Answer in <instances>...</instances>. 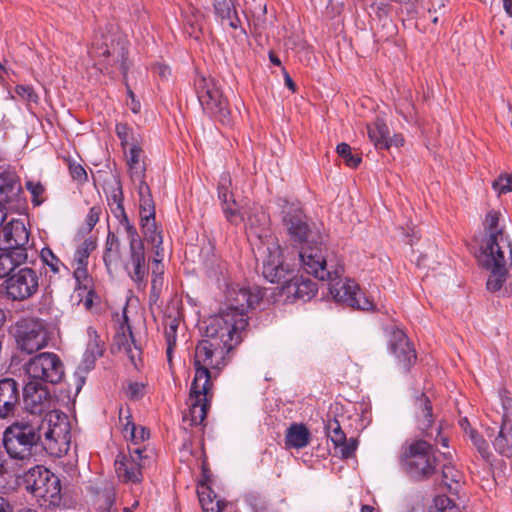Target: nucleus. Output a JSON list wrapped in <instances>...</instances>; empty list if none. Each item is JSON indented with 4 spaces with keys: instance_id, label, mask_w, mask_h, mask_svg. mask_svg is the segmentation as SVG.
I'll list each match as a JSON object with an SVG mask.
<instances>
[{
    "instance_id": "obj_36",
    "label": "nucleus",
    "mask_w": 512,
    "mask_h": 512,
    "mask_svg": "<svg viewBox=\"0 0 512 512\" xmlns=\"http://www.w3.org/2000/svg\"><path fill=\"white\" fill-rule=\"evenodd\" d=\"M184 17L187 33L191 37L198 39L202 33L203 14L197 8L190 6L187 11H185Z\"/></svg>"
},
{
    "instance_id": "obj_44",
    "label": "nucleus",
    "mask_w": 512,
    "mask_h": 512,
    "mask_svg": "<svg viewBox=\"0 0 512 512\" xmlns=\"http://www.w3.org/2000/svg\"><path fill=\"white\" fill-rule=\"evenodd\" d=\"M336 152L350 168H357L362 161L361 156L352 153V149L347 143L338 144Z\"/></svg>"
},
{
    "instance_id": "obj_60",
    "label": "nucleus",
    "mask_w": 512,
    "mask_h": 512,
    "mask_svg": "<svg viewBox=\"0 0 512 512\" xmlns=\"http://www.w3.org/2000/svg\"><path fill=\"white\" fill-rule=\"evenodd\" d=\"M163 325L165 338L177 337L178 319L169 316L164 320Z\"/></svg>"
},
{
    "instance_id": "obj_33",
    "label": "nucleus",
    "mask_w": 512,
    "mask_h": 512,
    "mask_svg": "<svg viewBox=\"0 0 512 512\" xmlns=\"http://www.w3.org/2000/svg\"><path fill=\"white\" fill-rule=\"evenodd\" d=\"M87 332L91 340L88 343L87 350L85 352V366L82 367L80 365L76 371V375L88 372L93 367L95 360L98 357L102 356L103 353V350L99 344L98 335L96 331L92 328H88Z\"/></svg>"
},
{
    "instance_id": "obj_5",
    "label": "nucleus",
    "mask_w": 512,
    "mask_h": 512,
    "mask_svg": "<svg viewBox=\"0 0 512 512\" xmlns=\"http://www.w3.org/2000/svg\"><path fill=\"white\" fill-rule=\"evenodd\" d=\"M264 294V290L258 286L232 287L227 291L226 307L210 320H224L225 323H219L220 326L243 338L248 326V311L259 305Z\"/></svg>"
},
{
    "instance_id": "obj_40",
    "label": "nucleus",
    "mask_w": 512,
    "mask_h": 512,
    "mask_svg": "<svg viewBox=\"0 0 512 512\" xmlns=\"http://www.w3.org/2000/svg\"><path fill=\"white\" fill-rule=\"evenodd\" d=\"M232 179L228 173H223L218 184V198L222 205L232 203L236 206V200L231 191Z\"/></svg>"
},
{
    "instance_id": "obj_56",
    "label": "nucleus",
    "mask_w": 512,
    "mask_h": 512,
    "mask_svg": "<svg viewBox=\"0 0 512 512\" xmlns=\"http://www.w3.org/2000/svg\"><path fill=\"white\" fill-rule=\"evenodd\" d=\"M245 501L255 512H265L267 510V501L257 493H249L245 496Z\"/></svg>"
},
{
    "instance_id": "obj_20",
    "label": "nucleus",
    "mask_w": 512,
    "mask_h": 512,
    "mask_svg": "<svg viewBox=\"0 0 512 512\" xmlns=\"http://www.w3.org/2000/svg\"><path fill=\"white\" fill-rule=\"evenodd\" d=\"M125 270L138 289L146 287L149 269L146 264L144 247L129 249V258L125 263Z\"/></svg>"
},
{
    "instance_id": "obj_62",
    "label": "nucleus",
    "mask_w": 512,
    "mask_h": 512,
    "mask_svg": "<svg viewBox=\"0 0 512 512\" xmlns=\"http://www.w3.org/2000/svg\"><path fill=\"white\" fill-rule=\"evenodd\" d=\"M101 214L100 206H93L90 208L89 213L86 217V226L88 231H91L98 223Z\"/></svg>"
},
{
    "instance_id": "obj_58",
    "label": "nucleus",
    "mask_w": 512,
    "mask_h": 512,
    "mask_svg": "<svg viewBox=\"0 0 512 512\" xmlns=\"http://www.w3.org/2000/svg\"><path fill=\"white\" fill-rule=\"evenodd\" d=\"M69 172L71 177L79 183H84L87 181L88 176L82 165L75 162H69Z\"/></svg>"
},
{
    "instance_id": "obj_42",
    "label": "nucleus",
    "mask_w": 512,
    "mask_h": 512,
    "mask_svg": "<svg viewBox=\"0 0 512 512\" xmlns=\"http://www.w3.org/2000/svg\"><path fill=\"white\" fill-rule=\"evenodd\" d=\"M461 473L452 465L442 467V483L449 491H456L461 480Z\"/></svg>"
},
{
    "instance_id": "obj_46",
    "label": "nucleus",
    "mask_w": 512,
    "mask_h": 512,
    "mask_svg": "<svg viewBox=\"0 0 512 512\" xmlns=\"http://www.w3.org/2000/svg\"><path fill=\"white\" fill-rule=\"evenodd\" d=\"M327 436L331 439L335 446L345 441V433L342 431L340 423L337 419H329L325 425Z\"/></svg>"
},
{
    "instance_id": "obj_6",
    "label": "nucleus",
    "mask_w": 512,
    "mask_h": 512,
    "mask_svg": "<svg viewBox=\"0 0 512 512\" xmlns=\"http://www.w3.org/2000/svg\"><path fill=\"white\" fill-rule=\"evenodd\" d=\"M399 463L410 478L418 481L429 479L436 472L435 449L424 439H413L402 445Z\"/></svg>"
},
{
    "instance_id": "obj_23",
    "label": "nucleus",
    "mask_w": 512,
    "mask_h": 512,
    "mask_svg": "<svg viewBox=\"0 0 512 512\" xmlns=\"http://www.w3.org/2000/svg\"><path fill=\"white\" fill-rule=\"evenodd\" d=\"M390 348L398 359L399 365L408 371L416 361V352L409 342L407 336L401 330H396L392 334Z\"/></svg>"
},
{
    "instance_id": "obj_55",
    "label": "nucleus",
    "mask_w": 512,
    "mask_h": 512,
    "mask_svg": "<svg viewBox=\"0 0 512 512\" xmlns=\"http://www.w3.org/2000/svg\"><path fill=\"white\" fill-rule=\"evenodd\" d=\"M492 187L499 194H506L512 191V175L502 174L493 181Z\"/></svg>"
},
{
    "instance_id": "obj_52",
    "label": "nucleus",
    "mask_w": 512,
    "mask_h": 512,
    "mask_svg": "<svg viewBox=\"0 0 512 512\" xmlns=\"http://www.w3.org/2000/svg\"><path fill=\"white\" fill-rule=\"evenodd\" d=\"M141 220L155 219V205L152 195H146L145 198L139 199Z\"/></svg>"
},
{
    "instance_id": "obj_9",
    "label": "nucleus",
    "mask_w": 512,
    "mask_h": 512,
    "mask_svg": "<svg viewBox=\"0 0 512 512\" xmlns=\"http://www.w3.org/2000/svg\"><path fill=\"white\" fill-rule=\"evenodd\" d=\"M15 340L21 352L33 354L48 346L51 333L46 323L35 317L18 320L15 324Z\"/></svg>"
},
{
    "instance_id": "obj_49",
    "label": "nucleus",
    "mask_w": 512,
    "mask_h": 512,
    "mask_svg": "<svg viewBox=\"0 0 512 512\" xmlns=\"http://www.w3.org/2000/svg\"><path fill=\"white\" fill-rule=\"evenodd\" d=\"M469 435L470 439L472 440L474 446L476 447L477 451L480 453L482 458L485 459L486 461H489L492 454L489 450V445L487 444L486 440L473 429H470Z\"/></svg>"
},
{
    "instance_id": "obj_35",
    "label": "nucleus",
    "mask_w": 512,
    "mask_h": 512,
    "mask_svg": "<svg viewBox=\"0 0 512 512\" xmlns=\"http://www.w3.org/2000/svg\"><path fill=\"white\" fill-rule=\"evenodd\" d=\"M120 260V241L114 232L109 231L105 243L103 261L109 272Z\"/></svg>"
},
{
    "instance_id": "obj_13",
    "label": "nucleus",
    "mask_w": 512,
    "mask_h": 512,
    "mask_svg": "<svg viewBox=\"0 0 512 512\" xmlns=\"http://www.w3.org/2000/svg\"><path fill=\"white\" fill-rule=\"evenodd\" d=\"M267 256L263 261L262 274L271 283L285 285L294 273V267L286 263L278 243L267 246Z\"/></svg>"
},
{
    "instance_id": "obj_31",
    "label": "nucleus",
    "mask_w": 512,
    "mask_h": 512,
    "mask_svg": "<svg viewBox=\"0 0 512 512\" xmlns=\"http://www.w3.org/2000/svg\"><path fill=\"white\" fill-rule=\"evenodd\" d=\"M215 15L220 18L222 25H227L232 29L238 28L240 19L231 0H214Z\"/></svg>"
},
{
    "instance_id": "obj_51",
    "label": "nucleus",
    "mask_w": 512,
    "mask_h": 512,
    "mask_svg": "<svg viewBox=\"0 0 512 512\" xmlns=\"http://www.w3.org/2000/svg\"><path fill=\"white\" fill-rule=\"evenodd\" d=\"M223 212L227 221L233 225H238L244 221L243 213L240 211L238 204L234 206L232 203L222 205Z\"/></svg>"
},
{
    "instance_id": "obj_43",
    "label": "nucleus",
    "mask_w": 512,
    "mask_h": 512,
    "mask_svg": "<svg viewBox=\"0 0 512 512\" xmlns=\"http://www.w3.org/2000/svg\"><path fill=\"white\" fill-rule=\"evenodd\" d=\"M125 437L129 434L132 446L137 447L141 441H144L149 438V431L144 428H138L133 422L127 421L124 430Z\"/></svg>"
},
{
    "instance_id": "obj_39",
    "label": "nucleus",
    "mask_w": 512,
    "mask_h": 512,
    "mask_svg": "<svg viewBox=\"0 0 512 512\" xmlns=\"http://www.w3.org/2000/svg\"><path fill=\"white\" fill-rule=\"evenodd\" d=\"M96 248V242L92 239H85L84 242L76 249L73 259L72 267H83L88 265V259L93 250Z\"/></svg>"
},
{
    "instance_id": "obj_11",
    "label": "nucleus",
    "mask_w": 512,
    "mask_h": 512,
    "mask_svg": "<svg viewBox=\"0 0 512 512\" xmlns=\"http://www.w3.org/2000/svg\"><path fill=\"white\" fill-rule=\"evenodd\" d=\"M40 273L34 268L23 266L4 282L6 297L22 302L31 299L39 290Z\"/></svg>"
},
{
    "instance_id": "obj_30",
    "label": "nucleus",
    "mask_w": 512,
    "mask_h": 512,
    "mask_svg": "<svg viewBox=\"0 0 512 512\" xmlns=\"http://www.w3.org/2000/svg\"><path fill=\"white\" fill-rule=\"evenodd\" d=\"M368 137L377 149L390 148V131L386 123L377 118L373 123L367 125Z\"/></svg>"
},
{
    "instance_id": "obj_12",
    "label": "nucleus",
    "mask_w": 512,
    "mask_h": 512,
    "mask_svg": "<svg viewBox=\"0 0 512 512\" xmlns=\"http://www.w3.org/2000/svg\"><path fill=\"white\" fill-rule=\"evenodd\" d=\"M212 386L192 382L189 394V409L183 414V422L190 426L201 425L207 416L213 397Z\"/></svg>"
},
{
    "instance_id": "obj_15",
    "label": "nucleus",
    "mask_w": 512,
    "mask_h": 512,
    "mask_svg": "<svg viewBox=\"0 0 512 512\" xmlns=\"http://www.w3.org/2000/svg\"><path fill=\"white\" fill-rule=\"evenodd\" d=\"M23 401L25 408L33 416H39L45 413L57 411L50 409L51 395L47 386L39 381L29 380L23 388Z\"/></svg>"
},
{
    "instance_id": "obj_21",
    "label": "nucleus",
    "mask_w": 512,
    "mask_h": 512,
    "mask_svg": "<svg viewBox=\"0 0 512 512\" xmlns=\"http://www.w3.org/2000/svg\"><path fill=\"white\" fill-rule=\"evenodd\" d=\"M283 223L295 241L302 243L308 240L310 228L301 209L290 207L284 211Z\"/></svg>"
},
{
    "instance_id": "obj_10",
    "label": "nucleus",
    "mask_w": 512,
    "mask_h": 512,
    "mask_svg": "<svg viewBox=\"0 0 512 512\" xmlns=\"http://www.w3.org/2000/svg\"><path fill=\"white\" fill-rule=\"evenodd\" d=\"M24 370L29 379L42 383L58 384L64 377V364L53 352H41L31 357Z\"/></svg>"
},
{
    "instance_id": "obj_3",
    "label": "nucleus",
    "mask_w": 512,
    "mask_h": 512,
    "mask_svg": "<svg viewBox=\"0 0 512 512\" xmlns=\"http://www.w3.org/2000/svg\"><path fill=\"white\" fill-rule=\"evenodd\" d=\"M219 323H225L224 320L209 324L205 330V339L201 340L196 348L194 355L195 376L193 383L212 386V371L218 374L228 363L229 353L239 345L243 338L239 335L220 326Z\"/></svg>"
},
{
    "instance_id": "obj_4",
    "label": "nucleus",
    "mask_w": 512,
    "mask_h": 512,
    "mask_svg": "<svg viewBox=\"0 0 512 512\" xmlns=\"http://www.w3.org/2000/svg\"><path fill=\"white\" fill-rule=\"evenodd\" d=\"M500 212L489 211L484 220L485 241L482 247V264L489 270L487 289L491 292L499 291L506 282L508 269L512 263L511 241L500 225Z\"/></svg>"
},
{
    "instance_id": "obj_14",
    "label": "nucleus",
    "mask_w": 512,
    "mask_h": 512,
    "mask_svg": "<svg viewBox=\"0 0 512 512\" xmlns=\"http://www.w3.org/2000/svg\"><path fill=\"white\" fill-rule=\"evenodd\" d=\"M90 53L93 57L102 58L104 63L106 62L111 66H118L120 71L126 74L128 70V48L125 38L117 36L111 38L110 43H108L107 38L101 44L94 43Z\"/></svg>"
},
{
    "instance_id": "obj_8",
    "label": "nucleus",
    "mask_w": 512,
    "mask_h": 512,
    "mask_svg": "<svg viewBox=\"0 0 512 512\" xmlns=\"http://www.w3.org/2000/svg\"><path fill=\"white\" fill-rule=\"evenodd\" d=\"M27 491L43 500L49 507H56L61 502V483L58 476L44 466L36 465L23 475Z\"/></svg>"
},
{
    "instance_id": "obj_25",
    "label": "nucleus",
    "mask_w": 512,
    "mask_h": 512,
    "mask_svg": "<svg viewBox=\"0 0 512 512\" xmlns=\"http://www.w3.org/2000/svg\"><path fill=\"white\" fill-rule=\"evenodd\" d=\"M133 459L125 454H118L115 459V471L118 478L124 483L139 484L143 480L142 468Z\"/></svg>"
},
{
    "instance_id": "obj_57",
    "label": "nucleus",
    "mask_w": 512,
    "mask_h": 512,
    "mask_svg": "<svg viewBox=\"0 0 512 512\" xmlns=\"http://www.w3.org/2000/svg\"><path fill=\"white\" fill-rule=\"evenodd\" d=\"M15 93L25 101L34 103L38 101V95L30 85H17L15 87Z\"/></svg>"
},
{
    "instance_id": "obj_7",
    "label": "nucleus",
    "mask_w": 512,
    "mask_h": 512,
    "mask_svg": "<svg viewBox=\"0 0 512 512\" xmlns=\"http://www.w3.org/2000/svg\"><path fill=\"white\" fill-rule=\"evenodd\" d=\"M194 86L203 111L222 124L230 125L229 102L218 82L212 77L199 75L195 78Z\"/></svg>"
},
{
    "instance_id": "obj_63",
    "label": "nucleus",
    "mask_w": 512,
    "mask_h": 512,
    "mask_svg": "<svg viewBox=\"0 0 512 512\" xmlns=\"http://www.w3.org/2000/svg\"><path fill=\"white\" fill-rule=\"evenodd\" d=\"M111 199L116 204V208L113 210V212L117 216L123 215L125 213L124 206H123V196H122V188L120 186L117 187L113 191V194L111 195Z\"/></svg>"
},
{
    "instance_id": "obj_45",
    "label": "nucleus",
    "mask_w": 512,
    "mask_h": 512,
    "mask_svg": "<svg viewBox=\"0 0 512 512\" xmlns=\"http://www.w3.org/2000/svg\"><path fill=\"white\" fill-rule=\"evenodd\" d=\"M120 223L124 225L127 237L129 239V249L143 248L144 243L139 237L136 228L129 222L126 213L121 215Z\"/></svg>"
},
{
    "instance_id": "obj_1",
    "label": "nucleus",
    "mask_w": 512,
    "mask_h": 512,
    "mask_svg": "<svg viewBox=\"0 0 512 512\" xmlns=\"http://www.w3.org/2000/svg\"><path fill=\"white\" fill-rule=\"evenodd\" d=\"M69 443V423L66 417L54 412L14 421L2 435V445L9 458L23 464L29 463L40 450L60 457L69 449Z\"/></svg>"
},
{
    "instance_id": "obj_59",
    "label": "nucleus",
    "mask_w": 512,
    "mask_h": 512,
    "mask_svg": "<svg viewBox=\"0 0 512 512\" xmlns=\"http://www.w3.org/2000/svg\"><path fill=\"white\" fill-rule=\"evenodd\" d=\"M336 447L340 449V453L343 458H350L353 456L357 448V441L353 438H350L349 440L345 438V441L343 443H339Z\"/></svg>"
},
{
    "instance_id": "obj_32",
    "label": "nucleus",
    "mask_w": 512,
    "mask_h": 512,
    "mask_svg": "<svg viewBox=\"0 0 512 512\" xmlns=\"http://www.w3.org/2000/svg\"><path fill=\"white\" fill-rule=\"evenodd\" d=\"M246 227L251 235L259 239L267 237L268 218L260 208H253L247 215Z\"/></svg>"
},
{
    "instance_id": "obj_22",
    "label": "nucleus",
    "mask_w": 512,
    "mask_h": 512,
    "mask_svg": "<svg viewBox=\"0 0 512 512\" xmlns=\"http://www.w3.org/2000/svg\"><path fill=\"white\" fill-rule=\"evenodd\" d=\"M283 223L295 241L302 243L308 240L310 228L301 209L290 207L284 211Z\"/></svg>"
},
{
    "instance_id": "obj_18",
    "label": "nucleus",
    "mask_w": 512,
    "mask_h": 512,
    "mask_svg": "<svg viewBox=\"0 0 512 512\" xmlns=\"http://www.w3.org/2000/svg\"><path fill=\"white\" fill-rule=\"evenodd\" d=\"M123 320L120 323L117 332L114 336V344L118 347V350H123L130 359L131 363L136 367V361L140 359L141 348L137 345L132 327L129 323L127 316V308L123 309Z\"/></svg>"
},
{
    "instance_id": "obj_38",
    "label": "nucleus",
    "mask_w": 512,
    "mask_h": 512,
    "mask_svg": "<svg viewBox=\"0 0 512 512\" xmlns=\"http://www.w3.org/2000/svg\"><path fill=\"white\" fill-rule=\"evenodd\" d=\"M141 155V147L132 145L127 154V165L129 166V171L132 178L144 177L145 167L140 163Z\"/></svg>"
},
{
    "instance_id": "obj_16",
    "label": "nucleus",
    "mask_w": 512,
    "mask_h": 512,
    "mask_svg": "<svg viewBox=\"0 0 512 512\" xmlns=\"http://www.w3.org/2000/svg\"><path fill=\"white\" fill-rule=\"evenodd\" d=\"M29 245V232L20 220H13L6 224L0 232V250H13L14 252H27Z\"/></svg>"
},
{
    "instance_id": "obj_28",
    "label": "nucleus",
    "mask_w": 512,
    "mask_h": 512,
    "mask_svg": "<svg viewBox=\"0 0 512 512\" xmlns=\"http://www.w3.org/2000/svg\"><path fill=\"white\" fill-rule=\"evenodd\" d=\"M20 192L21 184L15 175L0 174V207L6 208V204L15 202Z\"/></svg>"
},
{
    "instance_id": "obj_29",
    "label": "nucleus",
    "mask_w": 512,
    "mask_h": 512,
    "mask_svg": "<svg viewBox=\"0 0 512 512\" xmlns=\"http://www.w3.org/2000/svg\"><path fill=\"white\" fill-rule=\"evenodd\" d=\"M310 440L311 433L302 423H293L286 430V448L302 449L309 445Z\"/></svg>"
},
{
    "instance_id": "obj_50",
    "label": "nucleus",
    "mask_w": 512,
    "mask_h": 512,
    "mask_svg": "<svg viewBox=\"0 0 512 512\" xmlns=\"http://www.w3.org/2000/svg\"><path fill=\"white\" fill-rule=\"evenodd\" d=\"M73 268H74L73 276L77 282L78 287L83 288L85 290H89L88 294L91 295L92 294V290H91L92 279L89 276L87 266L73 267Z\"/></svg>"
},
{
    "instance_id": "obj_54",
    "label": "nucleus",
    "mask_w": 512,
    "mask_h": 512,
    "mask_svg": "<svg viewBox=\"0 0 512 512\" xmlns=\"http://www.w3.org/2000/svg\"><path fill=\"white\" fill-rule=\"evenodd\" d=\"M129 455L127 456L128 459H133L136 464H140L139 467L142 469L146 467V465L149 463V457L146 454V449L144 447H134L129 446Z\"/></svg>"
},
{
    "instance_id": "obj_19",
    "label": "nucleus",
    "mask_w": 512,
    "mask_h": 512,
    "mask_svg": "<svg viewBox=\"0 0 512 512\" xmlns=\"http://www.w3.org/2000/svg\"><path fill=\"white\" fill-rule=\"evenodd\" d=\"M20 404L18 383L12 378L0 380V419L15 416Z\"/></svg>"
},
{
    "instance_id": "obj_26",
    "label": "nucleus",
    "mask_w": 512,
    "mask_h": 512,
    "mask_svg": "<svg viewBox=\"0 0 512 512\" xmlns=\"http://www.w3.org/2000/svg\"><path fill=\"white\" fill-rule=\"evenodd\" d=\"M495 450L506 457L512 456V411H506L498 435L493 440Z\"/></svg>"
},
{
    "instance_id": "obj_48",
    "label": "nucleus",
    "mask_w": 512,
    "mask_h": 512,
    "mask_svg": "<svg viewBox=\"0 0 512 512\" xmlns=\"http://www.w3.org/2000/svg\"><path fill=\"white\" fill-rule=\"evenodd\" d=\"M41 260L47 265L53 273H59L60 268L64 266L61 260L52 252L50 248H43L41 250Z\"/></svg>"
},
{
    "instance_id": "obj_17",
    "label": "nucleus",
    "mask_w": 512,
    "mask_h": 512,
    "mask_svg": "<svg viewBox=\"0 0 512 512\" xmlns=\"http://www.w3.org/2000/svg\"><path fill=\"white\" fill-rule=\"evenodd\" d=\"M413 417L416 429L423 437H432L436 417L430 399L420 393L413 401Z\"/></svg>"
},
{
    "instance_id": "obj_61",
    "label": "nucleus",
    "mask_w": 512,
    "mask_h": 512,
    "mask_svg": "<svg viewBox=\"0 0 512 512\" xmlns=\"http://www.w3.org/2000/svg\"><path fill=\"white\" fill-rule=\"evenodd\" d=\"M116 134L121 140L122 146L129 144L131 128L126 123H118L116 125Z\"/></svg>"
},
{
    "instance_id": "obj_64",
    "label": "nucleus",
    "mask_w": 512,
    "mask_h": 512,
    "mask_svg": "<svg viewBox=\"0 0 512 512\" xmlns=\"http://www.w3.org/2000/svg\"><path fill=\"white\" fill-rule=\"evenodd\" d=\"M144 385L138 382H133L128 385L127 395L129 398L136 400L143 396Z\"/></svg>"
},
{
    "instance_id": "obj_34",
    "label": "nucleus",
    "mask_w": 512,
    "mask_h": 512,
    "mask_svg": "<svg viewBox=\"0 0 512 512\" xmlns=\"http://www.w3.org/2000/svg\"><path fill=\"white\" fill-rule=\"evenodd\" d=\"M197 493L204 512H222L225 509L226 502L222 499L215 500L216 494L210 487L201 485Z\"/></svg>"
},
{
    "instance_id": "obj_2",
    "label": "nucleus",
    "mask_w": 512,
    "mask_h": 512,
    "mask_svg": "<svg viewBox=\"0 0 512 512\" xmlns=\"http://www.w3.org/2000/svg\"><path fill=\"white\" fill-rule=\"evenodd\" d=\"M298 256L307 274L329 282V292L336 302L363 311L374 309V303L360 291L355 282L341 279L344 267L338 263L328 262L320 246H304Z\"/></svg>"
},
{
    "instance_id": "obj_24",
    "label": "nucleus",
    "mask_w": 512,
    "mask_h": 512,
    "mask_svg": "<svg viewBox=\"0 0 512 512\" xmlns=\"http://www.w3.org/2000/svg\"><path fill=\"white\" fill-rule=\"evenodd\" d=\"M282 292L287 297L293 296L294 299L308 301L317 293V285L308 278L292 276L285 285L282 286Z\"/></svg>"
},
{
    "instance_id": "obj_53",
    "label": "nucleus",
    "mask_w": 512,
    "mask_h": 512,
    "mask_svg": "<svg viewBox=\"0 0 512 512\" xmlns=\"http://www.w3.org/2000/svg\"><path fill=\"white\" fill-rule=\"evenodd\" d=\"M26 189L31 193L32 195V203L35 206H39L43 203V194L45 192V187L40 182H34V181H27Z\"/></svg>"
},
{
    "instance_id": "obj_47",
    "label": "nucleus",
    "mask_w": 512,
    "mask_h": 512,
    "mask_svg": "<svg viewBox=\"0 0 512 512\" xmlns=\"http://www.w3.org/2000/svg\"><path fill=\"white\" fill-rule=\"evenodd\" d=\"M428 512H460V508L449 497L440 495L435 498L434 506Z\"/></svg>"
},
{
    "instance_id": "obj_37",
    "label": "nucleus",
    "mask_w": 512,
    "mask_h": 512,
    "mask_svg": "<svg viewBox=\"0 0 512 512\" xmlns=\"http://www.w3.org/2000/svg\"><path fill=\"white\" fill-rule=\"evenodd\" d=\"M142 232L148 243H150L155 249L156 256L160 255V246L162 245L163 238L161 232L155 224V219L141 220Z\"/></svg>"
},
{
    "instance_id": "obj_41",
    "label": "nucleus",
    "mask_w": 512,
    "mask_h": 512,
    "mask_svg": "<svg viewBox=\"0 0 512 512\" xmlns=\"http://www.w3.org/2000/svg\"><path fill=\"white\" fill-rule=\"evenodd\" d=\"M155 262V269L152 272V279H151V291L149 295V302L150 304H156L160 298L162 286H163V271L161 270L158 272L161 260H158L157 258L154 259Z\"/></svg>"
},
{
    "instance_id": "obj_27",
    "label": "nucleus",
    "mask_w": 512,
    "mask_h": 512,
    "mask_svg": "<svg viewBox=\"0 0 512 512\" xmlns=\"http://www.w3.org/2000/svg\"><path fill=\"white\" fill-rule=\"evenodd\" d=\"M0 278H8L16 269H21L28 260V252L0 250Z\"/></svg>"
}]
</instances>
